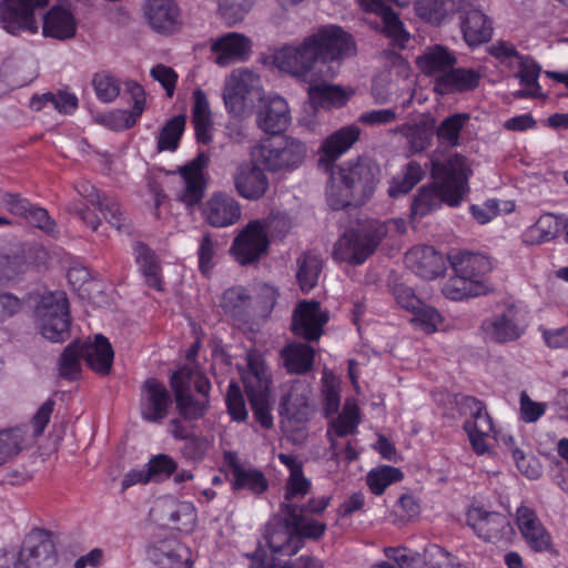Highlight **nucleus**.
<instances>
[{
    "label": "nucleus",
    "instance_id": "obj_1",
    "mask_svg": "<svg viewBox=\"0 0 568 568\" xmlns=\"http://www.w3.org/2000/svg\"><path fill=\"white\" fill-rule=\"evenodd\" d=\"M361 130L344 126L328 136L321 146L318 166L329 171L326 197L333 210L361 206L374 194L379 182V166L372 160L358 158L339 166L333 163L358 140Z\"/></svg>",
    "mask_w": 568,
    "mask_h": 568
},
{
    "label": "nucleus",
    "instance_id": "obj_2",
    "mask_svg": "<svg viewBox=\"0 0 568 568\" xmlns=\"http://www.w3.org/2000/svg\"><path fill=\"white\" fill-rule=\"evenodd\" d=\"M470 170L466 159L455 154L444 163L434 164L433 175L437 179L430 185H423L413 199L410 217L422 219L438 210L443 203L457 206L466 194Z\"/></svg>",
    "mask_w": 568,
    "mask_h": 568
},
{
    "label": "nucleus",
    "instance_id": "obj_3",
    "mask_svg": "<svg viewBox=\"0 0 568 568\" xmlns=\"http://www.w3.org/2000/svg\"><path fill=\"white\" fill-rule=\"evenodd\" d=\"M389 224L390 222L371 221L346 231L334 245V260L352 265L363 264L387 235Z\"/></svg>",
    "mask_w": 568,
    "mask_h": 568
},
{
    "label": "nucleus",
    "instance_id": "obj_4",
    "mask_svg": "<svg viewBox=\"0 0 568 568\" xmlns=\"http://www.w3.org/2000/svg\"><path fill=\"white\" fill-rule=\"evenodd\" d=\"M36 321L42 336L51 342H64L70 335L71 315L67 294L61 291L42 296L36 307Z\"/></svg>",
    "mask_w": 568,
    "mask_h": 568
},
{
    "label": "nucleus",
    "instance_id": "obj_5",
    "mask_svg": "<svg viewBox=\"0 0 568 568\" xmlns=\"http://www.w3.org/2000/svg\"><path fill=\"white\" fill-rule=\"evenodd\" d=\"M306 146L291 136L267 139L255 149L257 162L270 172L291 171L298 168L305 156Z\"/></svg>",
    "mask_w": 568,
    "mask_h": 568
},
{
    "label": "nucleus",
    "instance_id": "obj_6",
    "mask_svg": "<svg viewBox=\"0 0 568 568\" xmlns=\"http://www.w3.org/2000/svg\"><path fill=\"white\" fill-rule=\"evenodd\" d=\"M312 37L322 58V69H318L320 78H334L337 69L331 63L339 62L355 53L353 38L337 26L323 27Z\"/></svg>",
    "mask_w": 568,
    "mask_h": 568
},
{
    "label": "nucleus",
    "instance_id": "obj_7",
    "mask_svg": "<svg viewBox=\"0 0 568 568\" xmlns=\"http://www.w3.org/2000/svg\"><path fill=\"white\" fill-rule=\"evenodd\" d=\"M314 38L308 36L296 47H285L275 54L277 68L294 77L306 80L317 75L322 69V58L315 44Z\"/></svg>",
    "mask_w": 568,
    "mask_h": 568
},
{
    "label": "nucleus",
    "instance_id": "obj_8",
    "mask_svg": "<svg viewBox=\"0 0 568 568\" xmlns=\"http://www.w3.org/2000/svg\"><path fill=\"white\" fill-rule=\"evenodd\" d=\"M275 219L251 221L234 239L232 251L236 260L246 265L257 261L268 247V232L272 230Z\"/></svg>",
    "mask_w": 568,
    "mask_h": 568
},
{
    "label": "nucleus",
    "instance_id": "obj_9",
    "mask_svg": "<svg viewBox=\"0 0 568 568\" xmlns=\"http://www.w3.org/2000/svg\"><path fill=\"white\" fill-rule=\"evenodd\" d=\"M209 163V154L200 151L194 159L178 169L182 185L176 196L186 206L197 205L204 199L207 186L205 169Z\"/></svg>",
    "mask_w": 568,
    "mask_h": 568
},
{
    "label": "nucleus",
    "instance_id": "obj_10",
    "mask_svg": "<svg viewBox=\"0 0 568 568\" xmlns=\"http://www.w3.org/2000/svg\"><path fill=\"white\" fill-rule=\"evenodd\" d=\"M57 560L51 535L44 530H34L24 538L14 568H51Z\"/></svg>",
    "mask_w": 568,
    "mask_h": 568
},
{
    "label": "nucleus",
    "instance_id": "obj_11",
    "mask_svg": "<svg viewBox=\"0 0 568 568\" xmlns=\"http://www.w3.org/2000/svg\"><path fill=\"white\" fill-rule=\"evenodd\" d=\"M480 329L490 342L504 344L517 341L526 331L518 308L509 304L501 312L483 321Z\"/></svg>",
    "mask_w": 568,
    "mask_h": 568
},
{
    "label": "nucleus",
    "instance_id": "obj_12",
    "mask_svg": "<svg viewBox=\"0 0 568 568\" xmlns=\"http://www.w3.org/2000/svg\"><path fill=\"white\" fill-rule=\"evenodd\" d=\"M47 3L48 0H3L0 7L2 27L12 34L23 30L37 32L38 24L33 12Z\"/></svg>",
    "mask_w": 568,
    "mask_h": 568
},
{
    "label": "nucleus",
    "instance_id": "obj_13",
    "mask_svg": "<svg viewBox=\"0 0 568 568\" xmlns=\"http://www.w3.org/2000/svg\"><path fill=\"white\" fill-rule=\"evenodd\" d=\"M328 322V314L317 301H302L293 311L291 329L295 336L307 342L317 341L323 327Z\"/></svg>",
    "mask_w": 568,
    "mask_h": 568
},
{
    "label": "nucleus",
    "instance_id": "obj_14",
    "mask_svg": "<svg viewBox=\"0 0 568 568\" xmlns=\"http://www.w3.org/2000/svg\"><path fill=\"white\" fill-rule=\"evenodd\" d=\"M467 523L479 538L488 542L508 540L514 535L509 519L497 511L474 508L467 514Z\"/></svg>",
    "mask_w": 568,
    "mask_h": 568
},
{
    "label": "nucleus",
    "instance_id": "obj_15",
    "mask_svg": "<svg viewBox=\"0 0 568 568\" xmlns=\"http://www.w3.org/2000/svg\"><path fill=\"white\" fill-rule=\"evenodd\" d=\"M172 395L163 383L148 378L141 385L140 414L149 423H161L169 415Z\"/></svg>",
    "mask_w": 568,
    "mask_h": 568
},
{
    "label": "nucleus",
    "instance_id": "obj_16",
    "mask_svg": "<svg viewBox=\"0 0 568 568\" xmlns=\"http://www.w3.org/2000/svg\"><path fill=\"white\" fill-rule=\"evenodd\" d=\"M151 517L161 526H169L180 531H192L196 523V511L191 503L163 499L150 511Z\"/></svg>",
    "mask_w": 568,
    "mask_h": 568
},
{
    "label": "nucleus",
    "instance_id": "obj_17",
    "mask_svg": "<svg viewBox=\"0 0 568 568\" xmlns=\"http://www.w3.org/2000/svg\"><path fill=\"white\" fill-rule=\"evenodd\" d=\"M232 179L237 194L250 201L262 199L268 190V179L264 170L252 161L240 162Z\"/></svg>",
    "mask_w": 568,
    "mask_h": 568
},
{
    "label": "nucleus",
    "instance_id": "obj_18",
    "mask_svg": "<svg viewBox=\"0 0 568 568\" xmlns=\"http://www.w3.org/2000/svg\"><path fill=\"white\" fill-rule=\"evenodd\" d=\"M186 372H174L170 384L173 389L176 410L181 418L186 422H194L203 418L209 410L210 399L195 398L186 385L190 377Z\"/></svg>",
    "mask_w": 568,
    "mask_h": 568
},
{
    "label": "nucleus",
    "instance_id": "obj_19",
    "mask_svg": "<svg viewBox=\"0 0 568 568\" xmlns=\"http://www.w3.org/2000/svg\"><path fill=\"white\" fill-rule=\"evenodd\" d=\"M241 205L230 194L214 193L203 207L205 221L213 227H226L241 219Z\"/></svg>",
    "mask_w": 568,
    "mask_h": 568
},
{
    "label": "nucleus",
    "instance_id": "obj_20",
    "mask_svg": "<svg viewBox=\"0 0 568 568\" xmlns=\"http://www.w3.org/2000/svg\"><path fill=\"white\" fill-rule=\"evenodd\" d=\"M291 121L286 101L278 95L262 100L256 114L257 126L265 133L278 134L286 130Z\"/></svg>",
    "mask_w": 568,
    "mask_h": 568
},
{
    "label": "nucleus",
    "instance_id": "obj_21",
    "mask_svg": "<svg viewBox=\"0 0 568 568\" xmlns=\"http://www.w3.org/2000/svg\"><path fill=\"white\" fill-rule=\"evenodd\" d=\"M516 521L523 538L532 550L541 552L550 549L551 537L535 510L521 505L517 508Z\"/></svg>",
    "mask_w": 568,
    "mask_h": 568
},
{
    "label": "nucleus",
    "instance_id": "obj_22",
    "mask_svg": "<svg viewBox=\"0 0 568 568\" xmlns=\"http://www.w3.org/2000/svg\"><path fill=\"white\" fill-rule=\"evenodd\" d=\"M405 263L416 275L425 280H434L446 270L444 255L427 245L409 250Z\"/></svg>",
    "mask_w": 568,
    "mask_h": 568
},
{
    "label": "nucleus",
    "instance_id": "obj_23",
    "mask_svg": "<svg viewBox=\"0 0 568 568\" xmlns=\"http://www.w3.org/2000/svg\"><path fill=\"white\" fill-rule=\"evenodd\" d=\"M78 192L81 196L87 199L89 204L99 209V211L104 215L105 220L111 226L118 231L126 230V219L115 199L100 192L89 182L79 183Z\"/></svg>",
    "mask_w": 568,
    "mask_h": 568
},
{
    "label": "nucleus",
    "instance_id": "obj_24",
    "mask_svg": "<svg viewBox=\"0 0 568 568\" xmlns=\"http://www.w3.org/2000/svg\"><path fill=\"white\" fill-rule=\"evenodd\" d=\"M144 16L159 33L174 32L180 24V10L174 0H145Z\"/></svg>",
    "mask_w": 568,
    "mask_h": 568
},
{
    "label": "nucleus",
    "instance_id": "obj_25",
    "mask_svg": "<svg viewBox=\"0 0 568 568\" xmlns=\"http://www.w3.org/2000/svg\"><path fill=\"white\" fill-rule=\"evenodd\" d=\"M252 42L242 33L229 32L212 43L211 50L216 54L219 65H229L234 61L245 60L251 52Z\"/></svg>",
    "mask_w": 568,
    "mask_h": 568
},
{
    "label": "nucleus",
    "instance_id": "obj_26",
    "mask_svg": "<svg viewBox=\"0 0 568 568\" xmlns=\"http://www.w3.org/2000/svg\"><path fill=\"white\" fill-rule=\"evenodd\" d=\"M362 7L369 12L378 13L382 17L384 31L387 37L393 41L404 47L409 39V34L403 28L398 16L386 6V3L394 2L398 6H404L406 0H359Z\"/></svg>",
    "mask_w": 568,
    "mask_h": 568
},
{
    "label": "nucleus",
    "instance_id": "obj_27",
    "mask_svg": "<svg viewBox=\"0 0 568 568\" xmlns=\"http://www.w3.org/2000/svg\"><path fill=\"white\" fill-rule=\"evenodd\" d=\"M265 539L273 554L283 556H293L304 546V540L294 532L288 516L283 523L267 525Z\"/></svg>",
    "mask_w": 568,
    "mask_h": 568
},
{
    "label": "nucleus",
    "instance_id": "obj_28",
    "mask_svg": "<svg viewBox=\"0 0 568 568\" xmlns=\"http://www.w3.org/2000/svg\"><path fill=\"white\" fill-rule=\"evenodd\" d=\"M225 459L231 468L233 476L232 489H247L254 495H261L268 488V481L260 469L246 468L240 464L235 453L225 454Z\"/></svg>",
    "mask_w": 568,
    "mask_h": 568
},
{
    "label": "nucleus",
    "instance_id": "obj_29",
    "mask_svg": "<svg viewBox=\"0 0 568 568\" xmlns=\"http://www.w3.org/2000/svg\"><path fill=\"white\" fill-rule=\"evenodd\" d=\"M480 73L474 69L452 68L435 79V91L439 94L473 91L479 85Z\"/></svg>",
    "mask_w": 568,
    "mask_h": 568
},
{
    "label": "nucleus",
    "instance_id": "obj_30",
    "mask_svg": "<svg viewBox=\"0 0 568 568\" xmlns=\"http://www.w3.org/2000/svg\"><path fill=\"white\" fill-rule=\"evenodd\" d=\"M466 8L457 10L460 12L462 31L465 41L469 45H477L488 41L491 37V26L487 17L466 0Z\"/></svg>",
    "mask_w": 568,
    "mask_h": 568
},
{
    "label": "nucleus",
    "instance_id": "obj_31",
    "mask_svg": "<svg viewBox=\"0 0 568 568\" xmlns=\"http://www.w3.org/2000/svg\"><path fill=\"white\" fill-rule=\"evenodd\" d=\"M449 261L456 274L487 284L485 277L493 270V264L486 255L464 251L450 255Z\"/></svg>",
    "mask_w": 568,
    "mask_h": 568
},
{
    "label": "nucleus",
    "instance_id": "obj_32",
    "mask_svg": "<svg viewBox=\"0 0 568 568\" xmlns=\"http://www.w3.org/2000/svg\"><path fill=\"white\" fill-rule=\"evenodd\" d=\"M126 89L133 99V108L131 111L115 110L104 116L105 124L112 130H123L133 126L144 110V89L136 82H128Z\"/></svg>",
    "mask_w": 568,
    "mask_h": 568
},
{
    "label": "nucleus",
    "instance_id": "obj_33",
    "mask_svg": "<svg viewBox=\"0 0 568 568\" xmlns=\"http://www.w3.org/2000/svg\"><path fill=\"white\" fill-rule=\"evenodd\" d=\"M77 22L70 10L62 6L52 7L43 17L42 33L58 40L75 36Z\"/></svg>",
    "mask_w": 568,
    "mask_h": 568
},
{
    "label": "nucleus",
    "instance_id": "obj_34",
    "mask_svg": "<svg viewBox=\"0 0 568 568\" xmlns=\"http://www.w3.org/2000/svg\"><path fill=\"white\" fill-rule=\"evenodd\" d=\"M83 354L84 361L92 371L101 375L110 373L114 352L106 337L97 334L93 343H83Z\"/></svg>",
    "mask_w": 568,
    "mask_h": 568
},
{
    "label": "nucleus",
    "instance_id": "obj_35",
    "mask_svg": "<svg viewBox=\"0 0 568 568\" xmlns=\"http://www.w3.org/2000/svg\"><path fill=\"white\" fill-rule=\"evenodd\" d=\"M416 62L423 73L438 77L455 67L457 59L447 48L436 44L427 48Z\"/></svg>",
    "mask_w": 568,
    "mask_h": 568
},
{
    "label": "nucleus",
    "instance_id": "obj_36",
    "mask_svg": "<svg viewBox=\"0 0 568 568\" xmlns=\"http://www.w3.org/2000/svg\"><path fill=\"white\" fill-rule=\"evenodd\" d=\"M135 262L148 286L161 291V265L155 252L143 242H136L133 246Z\"/></svg>",
    "mask_w": 568,
    "mask_h": 568
},
{
    "label": "nucleus",
    "instance_id": "obj_37",
    "mask_svg": "<svg viewBox=\"0 0 568 568\" xmlns=\"http://www.w3.org/2000/svg\"><path fill=\"white\" fill-rule=\"evenodd\" d=\"M281 358L288 373L305 374L313 367L315 351L303 343H292L282 348Z\"/></svg>",
    "mask_w": 568,
    "mask_h": 568
},
{
    "label": "nucleus",
    "instance_id": "obj_38",
    "mask_svg": "<svg viewBox=\"0 0 568 568\" xmlns=\"http://www.w3.org/2000/svg\"><path fill=\"white\" fill-rule=\"evenodd\" d=\"M466 0H417L416 12L423 20L440 24L449 14L466 8Z\"/></svg>",
    "mask_w": 568,
    "mask_h": 568
},
{
    "label": "nucleus",
    "instance_id": "obj_39",
    "mask_svg": "<svg viewBox=\"0 0 568 568\" xmlns=\"http://www.w3.org/2000/svg\"><path fill=\"white\" fill-rule=\"evenodd\" d=\"M296 268L297 284L303 293H308L318 283L323 262L317 254L305 252L296 258Z\"/></svg>",
    "mask_w": 568,
    "mask_h": 568
},
{
    "label": "nucleus",
    "instance_id": "obj_40",
    "mask_svg": "<svg viewBox=\"0 0 568 568\" xmlns=\"http://www.w3.org/2000/svg\"><path fill=\"white\" fill-rule=\"evenodd\" d=\"M243 383L246 394L270 392L271 377L260 355H247V371L243 374Z\"/></svg>",
    "mask_w": 568,
    "mask_h": 568
},
{
    "label": "nucleus",
    "instance_id": "obj_41",
    "mask_svg": "<svg viewBox=\"0 0 568 568\" xmlns=\"http://www.w3.org/2000/svg\"><path fill=\"white\" fill-rule=\"evenodd\" d=\"M281 507L282 510L285 511L286 516L290 517V523L294 532L300 536L302 540L304 538L318 539L324 535L326 525L316 519L305 518V516L301 514L298 505L282 504Z\"/></svg>",
    "mask_w": 568,
    "mask_h": 568
},
{
    "label": "nucleus",
    "instance_id": "obj_42",
    "mask_svg": "<svg viewBox=\"0 0 568 568\" xmlns=\"http://www.w3.org/2000/svg\"><path fill=\"white\" fill-rule=\"evenodd\" d=\"M83 359V343L81 341L70 343L63 349L58 361L59 377L69 382L79 379Z\"/></svg>",
    "mask_w": 568,
    "mask_h": 568
},
{
    "label": "nucleus",
    "instance_id": "obj_43",
    "mask_svg": "<svg viewBox=\"0 0 568 568\" xmlns=\"http://www.w3.org/2000/svg\"><path fill=\"white\" fill-rule=\"evenodd\" d=\"M186 551L175 539H165L153 542L148 547V558L160 568H173L181 562L182 552Z\"/></svg>",
    "mask_w": 568,
    "mask_h": 568
},
{
    "label": "nucleus",
    "instance_id": "obj_44",
    "mask_svg": "<svg viewBox=\"0 0 568 568\" xmlns=\"http://www.w3.org/2000/svg\"><path fill=\"white\" fill-rule=\"evenodd\" d=\"M488 292V285L477 281H469L466 276L456 274L448 278L442 287V293L449 300L462 301L467 297L479 296Z\"/></svg>",
    "mask_w": 568,
    "mask_h": 568
},
{
    "label": "nucleus",
    "instance_id": "obj_45",
    "mask_svg": "<svg viewBox=\"0 0 568 568\" xmlns=\"http://www.w3.org/2000/svg\"><path fill=\"white\" fill-rule=\"evenodd\" d=\"M221 306L225 314L239 321H245L248 316L251 296L242 286L232 287L222 295Z\"/></svg>",
    "mask_w": 568,
    "mask_h": 568
},
{
    "label": "nucleus",
    "instance_id": "obj_46",
    "mask_svg": "<svg viewBox=\"0 0 568 568\" xmlns=\"http://www.w3.org/2000/svg\"><path fill=\"white\" fill-rule=\"evenodd\" d=\"M424 176V170L416 161L408 162L400 173L392 179L387 193L390 197L406 195Z\"/></svg>",
    "mask_w": 568,
    "mask_h": 568
},
{
    "label": "nucleus",
    "instance_id": "obj_47",
    "mask_svg": "<svg viewBox=\"0 0 568 568\" xmlns=\"http://www.w3.org/2000/svg\"><path fill=\"white\" fill-rule=\"evenodd\" d=\"M281 414L296 423H304L310 416L308 397L304 392H298L297 387H293L283 398L281 403Z\"/></svg>",
    "mask_w": 568,
    "mask_h": 568
},
{
    "label": "nucleus",
    "instance_id": "obj_48",
    "mask_svg": "<svg viewBox=\"0 0 568 568\" xmlns=\"http://www.w3.org/2000/svg\"><path fill=\"white\" fill-rule=\"evenodd\" d=\"M469 119L468 113H455L444 119L436 130L438 140L449 146L458 145L460 131Z\"/></svg>",
    "mask_w": 568,
    "mask_h": 568
},
{
    "label": "nucleus",
    "instance_id": "obj_49",
    "mask_svg": "<svg viewBox=\"0 0 568 568\" xmlns=\"http://www.w3.org/2000/svg\"><path fill=\"white\" fill-rule=\"evenodd\" d=\"M184 126V115L180 114L171 118L160 131L158 136V150L160 152L175 151L183 134Z\"/></svg>",
    "mask_w": 568,
    "mask_h": 568
},
{
    "label": "nucleus",
    "instance_id": "obj_50",
    "mask_svg": "<svg viewBox=\"0 0 568 568\" xmlns=\"http://www.w3.org/2000/svg\"><path fill=\"white\" fill-rule=\"evenodd\" d=\"M26 429L14 427L0 430V465L17 456L23 448Z\"/></svg>",
    "mask_w": 568,
    "mask_h": 568
},
{
    "label": "nucleus",
    "instance_id": "obj_51",
    "mask_svg": "<svg viewBox=\"0 0 568 568\" xmlns=\"http://www.w3.org/2000/svg\"><path fill=\"white\" fill-rule=\"evenodd\" d=\"M402 478L403 473L398 468L383 466L371 470L367 474L366 483L373 494L382 495L390 484L399 481Z\"/></svg>",
    "mask_w": 568,
    "mask_h": 568
},
{
    "label": "nucleus",
    "instance_id": "obj_52",
    "mask_svg": "<svg viewBox=\"0 0 568 568\" xmlns=\"http://www.w3.org/2000/svg\"><path fill=\"white\" fill-rule=\"evenodd\" d=\"M255 0H219V11L227 26L241 22L250 12Z\"/></svg>",
    "mask_w": 568,
    "mask_h": 568
},
{
    "label": "nucleus",
    "instance_id": "obj_53",
    "mask_svg": "<svg viewBox=\"0 0 568 568\" xmlns=\"http://www.w3.org/2000/svg\"><path fill=\"white\" fill-rule=\"evenodd\" d=\"M44 103H51L59 112L71 113L78 108V98L69 92H59L58 94L45 93L41 98L31 100V108L40 110Z\"/></svg>",
    "mask_w": 568,
    "mask_h": 568
},
{
    "label": "nucleus",
    "instance_id": "obj_54",
    "mask_svg": "<svg viewBox=\"0 0 568 568\" xmlns=\"http://www.w3.org/2000/svg\"><path fill=\"white\" fill-rule=\"evenodd\" d=\"M148 468L152 483H161L168 479L178 469V463L166 454H158L150 458Z\"/></svg>",
    "mask_w": 568,
    "mask_h": 568
},
{
    "label": "nucleus",
    "instance_id": "obj_55",
    "mask_svg": "<svg viewBox=\"0 0 568 568\" xmlns=\"http://www.w3.org/2000/svg\"><path fill=\"white\" fill-rule=\"evenodd\" d=\"M308 95L315 103L343 105L346 102V95L342 89L325 82L310 85Z\"/></svg>",
    "mask_w": 568,
    "mask_h": 568
},
{
    "label": "nucleus",
    "instance_id": "obj_56",
    "mask_svg": "<svg viewBox=\"0 0 568 568\" xmlns=\"http://www.w3.org/2000/svg\"><path fill=\"white\" fill-rule=\"evenodd\" d=\"M230 83L247 97L260 99L261 79L253 71L247 69L233 71Z\"/></svg>",
    "mask_w": 568,
    "mask_h": 568
},
{
    "label": "nucleus",
    "instance_id": "obj_57",
    "mask_svg": "<svg viewBox=\"0 0 568 568\" xmlns=\"http://www.w3.org/2000/svg\"><path fill=\"white\" fill-rule=\"evenodd\" d=\"M501 439L505 446L511 453V456L519 471L530 479L538 478L540 476L538 464L536 462L531 464L525 453L515 446L514 437L510 435H504Z\"/></svg>",
    "mask_w": 568,
    "mask_h": 568
},
{
    "label": "nucleus",
    "instance_id": "obj_58",
    "mask_svg": "<svg viewBox=\"0 0 568 568\" xmlns=\"http://www.w3.org/2000/svg\"><path fill=\"white\" fill-rule=\"evenodd\" d=\"M560 231V222L554 214H544L534 226L529 234L537 243L548 242L557 236Z\"/></svg>",
    "mask_w": 568,
    "mask_h": 568
},
{
    "label": "nucleus",
    "instance_id": "obj_59",
    "mask_svg": "<svg viewBox=\"0 0 568 568\" xmlns=\"http://www.w3.org/2000/svg\"><path fill=\"white\" fill-rule=\"evenodd\" d=\"M95 94L102 102H112L120 94V83L108 72L97 73L93 78Z\"/></svg>",
    "mask_w": 568,
    "mask_h": 568
},
{
    "label": "nucleus",
    "instance_id": "obj_60",
    "mask_svg": "<svg viewBox=\"0 0 568 568\" xmlns=\"http://www.w3.org/2000/svg\"><path fill=\"white\" fill-rule=\"evenodd\" d=\"M255 419L264 427L273 426L270 406V392L246 394Z\"/></svg>",
    "mask_w": 568,
    "mask_h": 568
},
{
    "label": "nucleus",
    "instance_id": "obj_61",
    "mask_svg": "<svg viewBox=\"0 0 568 568\" xmlns=\"http://www.w3.org/2000/svg\"><path fill=\"white\" fill-rule=\"evenodd\" d=\"M540 72V65L531 57H519V71L516 77L519 79L521 85L541 90L538 83Z\"/></svg>",
    "mask_w": 568,
    "mask_h": 568
},
{
    "label": "nucleus",
    "instance_id": "obj_62",
    "mask_svg": "<svg viewBox=\"0 0 568 568\" xmlns=\"http://www.w3.org/2000/svg\"><path fill=\"white\" fill-rule=\"evenodd\" d=\"M227 412L232 419L244 422L247 418V410L240 386L235 382H231L226 392Z\"/></svg>",
    "mask_w": 568,
    "mask_h": 568
},
{
    "label": "nucleus",
    "instance_id": "obj_63",
    "mask_svg": "<svg viewBox=\"0 0 568 568\" xmlns=\"http://www.w3.org/2000/svg\"><path fill=\"white\" fill-rule=\"evenodd\" d=\"M223 100L225 108L230 113L234 116H242L244 114L247 100L252 101V98L247 97L229 82L223 91Z\"/></svg>",
    "mask_w": 568,
    "mask_h": 568
},
{
    "label": "nucleus",
    "instance_id": "obj_64",
    "mask_svg": "<svg viewBox=\"0 0 568 568\" xmlns=\"http://www.w3.org/2000/svg\"><path fill=\"white\" fill-rule=\"evenodd\" d=\"M425 562L429 568H458L452 554L435 544L425 548Z\"/></svg>",
    "mask_w": 568,
    "mask_h": 568
}]
</instances>
